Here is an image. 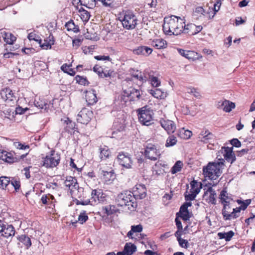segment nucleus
Here are the masks:
<instances>
[{
  "label": "nucleus",
  "instance_id": "obj_1",
  "mask_svg": "<svg viewBox=\"0 0 255 255\" xmlns=\"http://www.w3.org/2000/svg\"><path fill=\"white\" fill-rule=\"evenodd\" d=\"M184 19L180 17L171 15L165 17L163 24V31L165 34L178 35L183 32Z\"/></svg>",
  "mask_w": 255,
  "mask_h": 255
},
{
  "label": "nucleus",
  "instance_id": "obj_21",
  "mask_svg": "<svg viewBox=\"0 0 255 255\" xmlns=\"http://www.w3.org/2000/svg\"><path fill=\"white\" fill-rule=\"evenodd\" d=\"M149 43L151 46L157 50L164 49L168 46L167 42L162 38L150 39Z\"/></svg>",
  "mask_w": 255,
  "mask_h": 255
},
{
  "label": "nucleus",
  "instance_id": "obj_44",
  "mask_svg": "<svg viewBox=\"0 0 255 255\" xmlns=\"http://www.w3.org/2000/svg\"><path fill=\"white\" fill-rule=\"evenodd\" d=\"M74 80L76 81V83L84 86H88L90 84L87 77L83 76L76 75L74 77Z\"/></svg>",
  "mask_w": 255,
  "mask_h": 255
},
{
  "label": "nucleus",
  "instance_id": "obj_16",
  "mask_svg": "<svg viewBox=\"0 0 255 255\" xmlns=\"http://www.w3.org/2000/svg\"><path fill=\"white\" fill-rule=\"evenodd\" d=\"M183 28L184 30L182 33L187 34L189 35H194L201 31L203 27L202 25H196L194 23L185 24V22H184Z\"/></svg>",
  "mask_w": 255,
  "mask_h": 255
},
{
  "label": "nucleus",
  "instance_id": "obj_4",
  "mask_svg": "<svg viewBox=\"0 0 255 255\" xmlns=\"http://www.w3.org/2000/svg\"><path fill=\"white\" fill-rule=\"evenodd\" d=\"M91 197L90 199H85L84 198L81 200H77L76 204L77 205H96L100 203H104L106 200V195L101 189H93L91 192Z\"/></svg>",
  "mask_w": 255,
  "mask_h": 255
},
{
  "label": "nucleus",
  "instance_id": "obj_52",
  "mask_svg": "<svg viewBox=\"0 0 255 255\" xmlns=\"http://www.w3.org/2000/svg\"><path fill=\"white\" fill-rule=\"evenodd\" d=\"M177 140L176 137L174 135H170L166 139L165 146L166 147L173 146L177 143Z\"/></svg>",
  "mask_w": 255,
  "mask_h": 255
},
{
  "label": "nucleus",
  "instance_id": "obj_41",
  "mask_svg": "<svg viewBox=\"0 0 255 255\" xmlns=\"http://www.w3.org/2000/svg\"><path fill=\"white\" fill-rule=\"evenodd\" d=\"M235 233L233 231H230L228 232H219L218 233V236L220 239H225L226 242L231 240L234 236Z\"/></svg>",
  "mask_w": 255,
  "mask_h": 255
},
{
  "label": "nucleus",
  "instance_id": "obj_18",
  "mask_svg": "<svg viewBox=\"0 0 255 255\" xmlns=\"http://www.w3.org/2000/svg\"><path fill=\"white\" fill-rule=\"evenodd\" d=\"M203 197L207 202L209 204L215 205L216 204L217 195L216 191L210 187L204 192Z\"/></svg>",
  "mask_w": 255,
  "mask_h": 255
},
{
  "label": "nucleus",
  "instance_id": "obj_10",
  "mask_svg": "<svg viewBox=\"0 0 255 255\" xmlns=\"http://www.w3.org/2000/svg\"><path fill=\"white\" fill-rule=\"evenodd\" d=\"M93 111L88 108H83L78 114L77 121L78 123L87 125L93 117Z\"/></svg>",
  "mask_w": 255,
  "mask_h": 255
},
{
  "label": "nucleus",
  "instance_id": "obj_57",
  "mask_svg": "<svg viewBox=\"0 0 255 255\" xmlns=\"http://www.w3.org/2000/svg\"><path fill=\"white\" fill-rule=\"evenodd\" d=\"M114 73V71L112 69L103 68L102 75L100 76L102 78H111Z\"/></svg>",
  "mask_w": 255,
  "mask_h": 255
},
{
  "label": "nucleus",
  "instance_id": "obj_7",
  "mask_svg": "<svg viewBox=\"0 0 255 255\" xmlns=\"http://www.w3.org/2000/svg\"><path fill=\"white\" fill-rule=\"evenodd\" d=\"M144 147V154L145 157L153 161L157 160L159 158L161 154L159 149L157 148L155 144L147 141L145 143Z\"/></svg>",
  "mask_w": 255,
  "mask_h": 255
},
{
  "label": "nucleus",
  "instance_id": "obj_14",
  "mask_svg": "<svg viewBox=\"0 0 255 255\" xmlns=\"http://www.w3.org/2000/svg\"><path fill=\"white\" fill-rule=\"evenodd\" d=\"M63 125L64 131L65 132L74 135L76 132L79 133L78 128L75 122H73L69 118L64 120Z\"/></svg>",
  "mask_w": 255,
  "mask_h": 255
},
{
  "label": "nucleus",
  "instance_id": "obj_34",
  "mask_svg": "<svg viewBox=\"0 0 255 255\" xmlns=\"http://www.w3.org/2000/svg\"><path fill=\"white\" fill-rule=\"evenodd\" d=\"M177 217L181 218L183 220L187 221L191 217V214L189 212L188 208L185 206H181L179 212L176 213Z\"/></svg>",
  "mask_w": 255,
  "mask_h": 255
},
{
  "label": "nucleus",
  "instance_id": "obj_24",
  "mask_svg": "<svg viewBox=\"0 0 255 255\" xmlns=\"http://www.w3.org/2000/svg\"><path fill=\"white\" fill-rule=\"evenodd\" d=\"M101 178L105 183H111L115 178V174L114 170L111 168L109 171L102 170Z\"/></svg>",
  "mask_w": 255,
  "mask_h": 255
},
{
  "label": "nucleus",
  "instance_id": "obj_33",
  "mask_svg": "<svg viewBox=\"0 0 255 255\" xmlns=\"http://www.w3.org/2000/svg\"><path fill=\"white\" fill-rule=\"evenodd\" d=\"M19 241V245L22 244L21 247H24L26 249H28L31 246V241L30 238L26 235H21L17 237Z\"/></svg>",
  "mask_w": 255,
  "mask_h": 255
},
{
  "label": "nucleus",
  "instance_id": "obj_29",
  "mask_svg": "<svg viewBox=\"0 0 255 255\" xmlns=\"http://www.w3.org/2000/svg\"><path fill=\"white\" fill-rule=\"evenodd\" d=\"M0 233L2 237L8 238L14 236L15 231L12 225L5 224Z\"/></svg>",
  "mask_w": 255,
  "mask_h": 255
},
{
  "label": "nucleus",
  "instance_id": "obj_20",
  "mask_svg": "<svg viewBox=\"0 0 255 255\" xmlns=\"http://www.w3.org/2000/svg\"><path fill=\"white\" fill-rule=\"evenodd\" d=\"M160 124L168 134L173 133L176 130V125L172 121L161 119Z\"/></svg>",
  "mask_w": 255,
  "mask_h": 255
},
{
  "label": "nucleus",
  "instance_id": "obj_51",
  "mask_svg": "<svg viewBox=\"0 0 255 255\" xmlns=\"http://www.w3.org/2000/svg\"><path fill=\"white\" fill-rule=\"evenodd\" d=\"M136 250V247L130 243H127L124 247V251L129 255H131Z\"/></svg>",
  "mask_w": 255,
  "mask_h": 255
},
{
  "label": "nucleus",
  "instance_id": "obj_26",
  "mask_svg": "<svg viewBox=\"0 0 255 255\" xmlns=\"http://www.w3.org/2000/svg\"><path fill=\"white\" fill-rule=\"evenodd\" d=\"M85 99L88 105H93L97 103L98 99L95 90L92 89L85 92Z\"/></svg>",
  "mask_w": 255,
  "mask_h": 255
},
{
  "label": "nucleus",
  "instance_id": "obj_49",
  "mask_svg": "<svg viewBox=\"0 0 255 255\" xmlns=\"http://www.w3.org/2000/svg\"><path fill=\"white\" fill-rule=\"evenodd\" d=\"M187 59L191 61H195L202 57L198 53L192 50H188Z\"/></svg>",
  "mask_w": 255,
  "mask_h": 255
},
{
  "label": "nucleus",
  "instance_id": "obj_37",
  "mask_svg": "<svg viewBox=\"0 0 255 255\" xmlns=\"http://www.w3.org/2000/svg\"><path fill=\"white\" fill-rule=\"evenodd\" d=\"M99 150L100 157L101 160H106L109 158L111 155V151L107 146H101L99 148Z\"/></svg>",
  "mask_w": 255,
  "mask_h": 255
},
{
  "label": "nucleus",
  "instance_id": "obj_31",
  "mask_svg": "<svg viewBox=\"0 0 255 255\" xmlns=\"http://www.w3.org/2000/svg\"><path fill=\"white\" fill-rule=\"evenodd\" d=\"M153 50L152 48L146 46H140L133 50V53L136 55H142L148 56L151 54Z\"/></svg>",
  "mask_w": 255,
  "mask_h": 255
},
{
  "label": "nucleus",
  "instance_id": "obj_30",
  "mask_svg": "<svg viewBox=\"0 0 255 255\" xmlns=\"http://www.w3.org/2000/svg\"><path fill=\"white\" fill-rule=\"evenodd\" d=\"M0 37H2L6 44L10 45H12L16 40V37L13 34L4 31L0 33Z\"/></svg>",
  "mask_w": 255,
  "mask_h": 255
},
{
  "label": "nucleus",
  "instance_id": "obj_5",
  "mask_svg": "<svg viewBox=\"0 0 255 255\" xmlns=\"http://www.w3.org/2000/svg\"><path fill=\"white\" fill-rule=\"evenodd\" d=\"M60 160V154L56 152L54 150H52L49 154L42 157L40 166L47 169H53L59 164Z\"/></svg>",
  "mask_w": 255,
  "mask_h": 255
},
{
  "label": "nucleus",
  "instance_id": "obj_2",
  "mask_svg": "<svg viewBox=\"0 0 255 255\" xmlns=\"http://www.w3.org/2000/svg\"><path fill=\"white\" fill-rule=\"evenodd\" d=\"M219 161L209 162L203 168L204 177L210 180H216L221 176L225 166V161L223 158L219 159Z\"/></svg>",
  "mask_w": 255,
  "mask_h": 255
},
{
  "label": "nucleus",
  "instance_id": "obj_39",
  "mask_svg": "<svg viewBox=\"0 0 255 255\" xmlns=\"http://www.w3.org/2000/svg\"><path fill=\"white\" fill-rule=\"evenodd\" d=\"M6 154V159L5 162L9 163H13L15 162H18L19 161V159L16 157L15 153L14 151L8 152Z\"/></svg>",
  "mask_w": 255,
  "mask_h": 255
},
{
  "label": "nucleus",
  "instance_id": "obj_36",
  "mask_svg": "<svg viewBox=\"0 0 255 255\" xmlns=\"http://www.w3.org/2000/svg\"><path fill=\"white\" fill-rule=\"evenodd\" d=\"M236 202L238 204L240 205L239 207H236L238 216L239 217L241 211L242 210H245L247 208L248 206L251 203L252 200L251 199H247L242 201L240 199H238Z\"/></svg>",
  "mask_w": 255,
  "mask_h": 255
},
{
  "label": "nucleus",
  "instance_id": "obj_28",
  "mask_svg": "<svg viewBox=\"0 0 255 255\" xmlns=\"http://www.w3.org/2000/svg\"><path fill=\"white\" fill-rule=\"evenodd\" d=\"M214 137V134L208 129L202 130L198 136L199 140L204 143L210 142Z\"/></svg>",
  "mask_w": 255,
  "mask_h": 255
},
{
  "label": "nucleus",
  "instance_id": "obj_54",
  "mask_svg": "<svg viewBox=\"0 0 255 255\" xmlns=\"http://www.w3.org/2000/svg\"><path fill=\"white\" fill-rule=\"evenodd\" d=\"M10 178L6 176H1L0 177V188L4 189L10 183Z\"/></svg>",
  "mask_w": 255,
  "mask_h": 255
},
{
  "label": "nucleus",
  "instance_id": "obj_42",
  "mask_svg": "<svg viewBox=\"0 0 255 255\" xmlns=\"http://www.w3.org/2000/svg\"><path fill=\"white\" fill-rule=\"evenodd\" d=\"M152 72L148 71L147 72V81H150L151 84L153 87H157L160 85V81L158 78L154 76L151 74Z\"/></svg>",
  "mask_w": 255,
  "mask_h": 255
},
{
  "label": "nucleus",
  "instance_id": "obj_55",
  "mask_svg": "<svg viewBox=\"0 0 255 255\" xmlns=\"http://www.w3.org/2000/svg\"><path fill=\"white\" fill-rule=\"evenodd\" d=\"M27 38L30 41L33 40L38 42V44H41V38L35 31L29 33Z\"/></svg>",
  "mask_w": 255,
  "mask_h": 255
},
{
  "label": "nucleus",
  "instance_id": "obj_56",
  "mask_svg": "<svg viewBox=\"0 0 255 255\" xmlns=\"http://www.w3.org/2000/svg\"><path fill=\"white\" fill-rule=\"evenodd\" d=\"M183 166V163L180 161H177L171 169V172L172 174H175L178 172H179Z\"/></svg>",
  "mask_w": 255,
  "mask_h": 255
},
{
  "label": "nucleus",
  "instance_id": "obj_25",
  "mask_svg": "<svg viewBox=\"0 0 255 255\" xmlns=\"http://www.w3.org/2000/svg\"><path fill=\"white\" fill-rule=\"evenodd\" d=\"M64 185L71 192L78 187L77 179L72 176H67L64 181Z\"/></svg>",
  "mask_w": 255,
  "mask_h": 255
},
{
  "label": "nucleus",
  "instance_id": "obj_43",
  "mask_svg": "<svg viewBox=\"0 0 255 255\" xmlns=\"http://www.w3.org/2000/svg\"><path fill=\"white\" fill-rule=\"evenodd\" d=\"M150 94L155 98L158 99H162L166 97V93L163 92L160 89L151 90Z\"/></svg>",
  "mask_w": 255,
  "mask_h": 255
},
{
  "label": "nucleus",
  "instance_id": "obj_19",
  "mask_svg": "<svg viewBox=\"0 0 255 255\" xmlns=\"http://www.w3.org/2000/svg\"><path fill=\"white\" fill-rule=\"evenodd\" d=\"M219 200L222 205L230 204L234 202L232 195L227 192L226 188L223 189L220 192L219 196Z\"/></svg>",
  "mask_w": 255,
  "mask_h": 255
},
{
  "label": "nucleus",
  "instance_id": "obj_64",
  "mask_svg": "<svg viewBox=\"0 0 255 255\" xmlns=\"http://www.w3.org/2000/svg\"><path fill=\"white\" fill-rule=\"evenodd\" d=\"M72 63H70L69 64H67L66 63H64L61 66V70L64 73H66L67 74L68 71L69 70V68L70 67H72Z\"/></svg>",
  "mask_w": 255,
  "mask_h": 255
},
{
  "label": "nucleus",
  "instance_id": "obj_53",
  "mask_svg": "<svg viewBox=\"0 0 255 255\" xmlns=\"http://www.w3.org/2000/svg\"><path fill=\"white\" fill-rule=\"evenodd\" d=\"M179 217H177L176 216L175 219V222L176 224V226L177 228V231L175 233L174 235H177L179 236V235H182L184 233V230L183 229V227L181 224V221L179 220Z\"/></svg>",
  "mask_w": 255,
  "mask_h": 255
},
{
  "label": "nucleus",
  "instance_id": "obj_48",
  "mask_svg": "<svg viewBox=\"0 0 255 255\" xmlns=\"http://www.w3.org/2000/svg\"><path fill=\"white\" fill-rule=\"evenodd\" d=\"M192 134V131L189 130H186L184 128L179 130L178 135L183 139L189 138Z\"/></svg>",
  "mask_w": 255,
  "mask_h": 255
},
{
  "label": "nucleus",
  "instance_id": "obj_9",
  "mask_svg": "<svg viewBox=\"0 0 255 255\" xmlns=\"http://www.w3.org/2000/svg\"><path fill=\"white\" fill-rule=\"evenodd\" d=\"M232 204L223 205L222 215L225 221H231L238 218L236 208H232Z\"/></svg>",
  "mask_w": 255,
  "mask_h": 255
},
{
  "label": "nucleus",
  "instance_id": "obj_27",
  "mask_svg": "<svg viewBox=\"0 0 255 255\" xmlns=\"http://www.w3.org/2000/svg\"><path fill=\"white\" fill-rule=\"evenodd\" d=\"M55 39L54 36L50 33L48 37L44 39L43 42L41 41L39 44L40 47L45 50L50 49L52 46L54 44Z\"/></svg>",
  "mask_w": 255,
  "mask_h": 255
},
{
  "label": "nucleus",
  "instance_id": "obj_22",
  "mask_svg": "<svg viewBox=\"0 0 255 255\" xmlns=\"http://www.w3.org/2000/svg\"><path fill=\"white\" fill-rule=\"evenodd\" d=\"M222 149L223 150V153L224 160H226L231 164L236 161V155L233 152V148L232 147H223Z\"/></svg>",
  "mask_w": 255,
  "mask_h": 255
},
{
  "label": "nucleus",
  "instance_id": "obj_47",
  "mask_svg": "<svg viewBox=\"0 0 255 255\" xmlns=\"http://www.w3.org/2000/svg\"><path fill=\"white\" fill-rule=\"evenodd\" d=\"M78 12L79 15L83 21L87 22L89 20L91 16L89 12L83 8L80 9Z\"/></svg>",
  "mask_w": 255,
  "mask_h": 255
},
{
  "label": "nucleus",
  "instance_id": "obj_59",
  "mask_svg": "<svg viewBox=\"0 0 255 255\" xmlns=\"http://www.w3.org/2000/svg\"><path fill=\"white\" fill-rule=\"evenodd\" d=\"M182 235H179V236H175L177 238V240L178 241L179 245L185 248H187L188 246V242L187 240L183 239L181 238Z\"/></svg>",
  "mask_w": 255,
  "mask_h": 255
},
{
  "label": "nucleus",
  "instance_id": "obj_63",
  "mask_svg": "<svg viewBox=\"0 0 255 255\" xmlns=\"http://www.w3.org/2000/svg\"><path fill=\"white\" fill-rule=\"evenodd\" d=\"M10 183L14 188L15 190L17 192L20 187V182L19 181L12 179L10 180Z\"/></svg>",
  "mask_w": 255,
  "mask_h": 255
},
{
  "label": "nucleus",
  "instance_id": "obj_38",
  "mask_svg": "<svg viewBox=\"0 0 255 255\" xmlns=\"http://www.w3.org/2000/svg\"><path fill=\"white\" fill-rule=\"evenodd\" d=\"M117 209L115 206L109 205L107 206H103L102 208V212L107 216L111 215L117 212Z\"/></svg>",
  "mask_w": 255,
  "mask_h": 255
},
{
  "label": "nucleus",
  "instance_id": "obj_60",
  "mask_svg": "<svg viewBox=\"0 0 255 255\" xmlns=\"http://www.w3.org/2000/svg\"><path fill=\"white\" fill-rule=\"evenodd\" d=\"M13 145L17 149H21V150L29 149L30 147L29 145H28V144L25 145V144H22L19 141L14 142Z\"/></svg>",
  "mask_w": 255,
  "mask_h": 255
},
{
  "label": "nucleus",
  "instance_id": "obj_12",
  "mask_svg": "<svg viewBox=\"0 0 255 255\" xmlns=\"http://www.w3.org/2000/svg\"><path fill=\"white\" fill-rule=\"evenodd\" d=\"M123 97H127L129 102L138 101L141 97L140 91L132 87H129L124 90Z\"/></svg>",
  "mask_w": 255,
  "mask_h": 255
},
{
  "label": "nucleus",
  "instance_id": "obj_17",
  "mask_svg": "<svg viewBox=\"0 0 255 255\" xmlns=\"http://www.w3.org/2000/svg\"><path fill=\"white\" fill-rule=\"evenodd\" d=\"M0 94L3 101L7 103L14 101L16 99L15 93L8 87L2 89Z\"/></svg>",
  "mask_w": 255,
  "mask_h": 255
},
{
  "label": "nucleus",
  "instance_id": "obj_62",
  "mask_svg": "<svg viewBox=\"0 0 255 255\" xmlns=\"http://www.w3.org/2000/svg\"><path fill=\"white\" fill-rule=\"evenodd\" d=\"M103 68L99 65L96 64L94 66L93 70L99 75V77H100L102 75Z\"/></svg>",
  "mask_w": 255,
  "mask_h": 255
},
{
  "label": "nucleus",
  "instance_id": "obj_15",
  "mask_svg": "<svg viewBox=\"0 0 255 255\" xmlns=\"http://www.w3.org/2000/svg\"><path fill=\"white\" fill-rule=\"evenodd\" d=\"M134 199H142L146 196V189L143 184H136L133 188L132 192Z\"/></svg>",
  "mask_w": 255,
  "mask_h": 255
},
{
  "label": "nucleus",
  "instance_id": "obj_8",
  "mask_svg": "<svg viewBox=\"0 0 255 255\" xmlns=\"http://www.w3.org/2000/svg\"><path fill=\"white\" fill-rule=\"evenodd\" d=\"M134 197L130 192H124L119 194L117 198L116 202L119 206H133Z\"/></svg>",
  "mask_w": 255,
  "mask_h": 255
},
{
  "label": "nucleus",
  "instance_id": "obj_40",
  "mask_svg": "<svg viewBox=\"0 0 255 255\" xmlns=\"http://www.w3.org/2000/svg\"><path fill=\"white\" fill-rule=\"evenodd\" d=\"M142 226L140 224L131 226V230L128 233L127 236L129 238L132 239H133V233H140L142 231Z\"/></svg>",
  "mask_w": 255,
  "mask_h": 255
},
{
  "label": "nucleus",
  "instance_id": "obj_13",
  "mask_svg": "<svg viewBox=\"0 0 255 255\" xmlns=\"http://www.w3.org/2000/svg\"><path fill=\"white\" fill-rule=\"evenodd\" d=\"M117 160L119 164L126 168H130L132 164V160L130 155L124 152H120L117 156Z\"/></svg>",
  "mask_w": 255,
  "mask_h": 255
},
{
  "label": "nucleus",
  "instance_id": "obj_46",
  "mask_svg": "<svg viewBox=\"0 0 255 255\" xmlns=\"http://www.w3.org/2000/svg\"><path fill=\"white\" fill-rule=\"evenodd\" d=\"M34 105L39 109L46 110L49 106L48 104L45 101L40 98H36L34 102Z\"/></svg>",
  "mask_w": 255,
  "mask_h": 255
},
{
  "label": "nucleus",
  "instance_id": "obj_11",
  "mask_svg": "<svg viewBox=\"0 0 255 255\" xmlns=\"http://www.w3.org/2000/svg\"><path fill=\"white\" fill-rule=\"evenodd\" d=\"M190 186L191 193L185 195L186 201H192L194 200L197 195L200 192L202 184L201 182L193 180L190 182Z\"/></svg>",
  "mask_w": 255,
  "mask_h": 255
},
{
  "label": "nucleus",
  "instance_id": "obj_58",
  "mask_svg": "<svg viewBox=\"0 0 255 255\" xmlns=\"http://www.w3.org/2000/svg\"><path fill=\"white\" fill-rule=\"evenodd\" d=\"M88 219L89 217L86 213V212L85 211H83L79 214L78 221L80 224H83V223H85L88 220Z\"/></svg>",
  "mask_w": 255,
  "mask_h": 255
},
{
  "label": "nucleus",
  "instance_id": "obj_3",
  "mask_svg": "<svg viewBox=\"0 0 255 255\" xmlns=\"http://www.w3.org/2000/svg\"><path fill=\"white\" fill-rule=\"evenodd\" d=\"M119 18L124 28L127 30L134 29L138 23L136 14L131 10H123L119 14Z\"/></svg>",
  "mask_w": 255,
  "mask_h": 255
},
{
  "label": "nucleus",
  "instance_id": "obj_45",
  "mask_svg": "<svg viewBox=\"0 0 255 255\" xmlns=\"http://www.w3.org/2000/svg\"><path fill=\"white\" fill-rule=\"evenodd\" d=\"M65 26L68 31H73L75 33H77L79 31V26L75 25L72 20L66 22Z\"/></svg>",
  "mask_w": 255,
  "mask_h": 255
},
{
  "label": "nucleus",
  "instance_id": "obj_23",
  "mask_svg": "<svg viewBox=\"0 0 255 255\" xmlns=\"http://www.w3.org/2000/svg\"><path fill=\"white\" fill-rule=\"evenodd\" d=\"M41 201L42 204L46 205L52 210L55 208L56 202L55 197L50 194H44L42 196Z\"/></svg>",
  "mask_w": 255,
  "mask_h": 255
},
{
  "label": "nucleus",
  "instance_id": "obj_61",
  "mask_svg": "<svg viewBox=\"0 0 255 255\" xmlns=\"http://www.w3.org/2000/svg\"><path fill=\"white\" fill-rule=\"evenodd\" d=\"M100 1L106 7L113 8L114 6V0H101Z\"/></svg>",
  "mask_w": 255,
  "mask_h": 255
},
{
  "label": "nucleus",
  "instance_id": "obj_50",
  "mask_svg": "<svg viewBox=\"0 0 255 255\" xmlns=\"http://www.w3.org/2000/svg\"><path fill=\"white\" fill-rule=\"evenodd\" d=\"M81 4L88 8H93L96 6V0H79Z\"/></svg>",
  "mask_w": 255,
  "mask_h": 255
},
{
  "label": "nucleus",
  "instance_id": "obj_32",
  "mask_svg": "<svg viewBox=\"0 0 255 255\" xmlns=\"http://www.w3.org/2000/svg\"><path fill=\"white\" fill-rule=\"evenodd\" d=\"M147 72L148 71L145 70L142 73L141 71L138 70L133 71L131 74L133 78L138 80L141 84L147 81Z\"/></svg>",
  "mask_w": 255,
  "mask_h": 255
},
{
  "label": "nucleus",
  "instance_id": "obj_35",
  "mask_svg": "<svg viewBox=\"0 0 255 255\" xmlns=\"http://www.w3.org/2000/svg\"><path fill=\"white\" fill-rule=\"evenodd\" d=\"M220 103V102H219L218 108L223 109L224 111L227 113L230 112L232 109L235 108V103L228 100H226L223 101L221 105H219Z\"/></svg>",
  "mask_w": 255,
  "mask_h": 255
},
{
  "label": "nucleus",
  "instance_id": "obj_6",
  "mask_svg": "<svg viewBox=\"0 0 255 255\" xmlns=\"http://www.w3.org/2000/svg\"><path fill=\"white\" fill-rule=\"evenodd\" d=\"M139 122L142 125L150 126L153 122V112L147 106L143 107L136 111Z\"/></svg>",
  "mask_w": 255,
  "mask_h": 255
}]
</instances>
